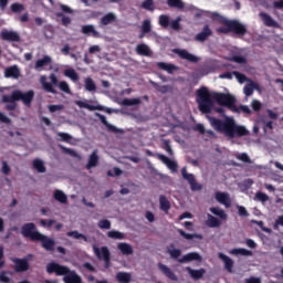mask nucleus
Segmentation results:
<instances>
[{
	"label": "nucleus",
	"instance_id": "nucleus-62",
	"mask_svg": "<svg viewBox=\"0 0 283 283\" xmlns=\"http://www.w3.org/2000/svg\"><path fill=\"white\" fill-rule=\"evenodd\" d=\"M169 25L171 30H176L178 32V30H180V18L172 20Z\"/></svg>",
	"mask_w": 283,
	"mask_h": 283
},
{
	"label": "nucleus",
	"instance_id": "nucleus-21",
	"mask_svg": "<svg viewBox=\"0 0 283 283\" xmlns=\"http://www.w3.org/2000/svg\"><path fill=\"white\" fill-rule=\"evenodd\" d=\"M218 258H219V260L223 261L226 271L228 273H233V264H234V262L232 261V259L229 258L227 254H224L222 252L218 253Z\"/></svg>",
	"mask_w": 283,
	"mask_h": 283
},
{
	"label": "nucleus",
	"instance_id": "nucleus-31",
	"mask_svg": "<svg viewBox=\"0 0 283 283\" xmlns=\"http://www.w3.org/2000/svg\"><path fill=\"white\" fill-rule=\"evenodd\" d=\"M77 107H81V109H88V112H96V109H103L101 105H92L83 101L76 102Z\"/></svg>",
	"mask_w": 283,
	"mask_h": 283
},
{
	"label": "nucleus",
	"instance_id": "nucleus-30",
	"mask_svg": "<svg viewBox=\"0 0 283 283\" xmlns=\"http://www.w3.org/2000/svg\"><path fill=\"white\" fill-rule=\"evenodd\" d=\"M115 279L118 283L132 282V274L129 272H117Z\"/></svg>",
	"mask_w": 283,
	"mask_h": 283
},
{
	"label": "nucleus",
	"instance_id": "nucleus-59",
	"mask_svg": "<svg viewBox=\"0 0 283 283\" xmlns=\"http://www.w3.org/2000/svg\"><path fill=\"white\" fill-rule=\"evenodd\" d=\"M251 107L254 112H260V109H262V103L258 99H253L251 102Z\"/></svg>",
	"mask_w": 283,
	"mask_h": 283
},
{
	"label": "nucleus",
	"instance_id": "nucleus-64",
	"mask_svg": "<svg viewBox=\"0 0 283 283\" xmlns=\"http://www.w3.org/2000/svg\"><path fill=\"white\" fill-rule=\"evenodd\" d=\"M277 227H283V214L279 216L274 222V229H277Z\"/></svg>",
	"mask_w": 283,
	"mask_h": 283
},
{
	"label": "nucleus",
	"instance_id": "nucleus-51",
	"mask_svg": "<svg viewBox=\"0 0 283 283\" xmlns=\"http://www.w3.org/2000/svg\"><path fill=\"white\" fill-rule=\"evenodd\" d=\"M251 223H252V224H258V227H260V229H261L262 231H264V233H271V228L264 227V221H258V220H255V219H252V220H251Z\"/></svg>",
	"mask_w": 283,
	"mask_h": 283
},
{
	"label": "nucleus",
	"instance_id": "nucleus-61",
	"mask_svg": "<svg viewBox=\"0 0 283 283\" xmlns=\"http://www.w3.org/2000/svg\"><path fill=\"white\" fill-rule=\"evenodd\" d=\"M1 171L4 176H10L11 168L10 165H8V161H2Z\"/></svg>",
	"mask_w": 283,
	"mask_h": 283
},
{
	"label": "nucleus",
	"instance_id": "nucleus-45",
	"mask_svg": "<svg viewBox=\"0 0 283 283\" xmlns=\"http://www.w3.org/2000/svg\"><path fill=\"white\" fill-rule=\"evenodd\" d=\"M107 235L112 240H125V234L123 232H118L116 230L108 231Z\"/></svg>",
	"mask_w": 283,
	"mask_h": 283
},
{
	"label": "nucleus",
	"instance_id": "nucleus-26",
	"mask_svg": "<svg viewBox=\"0 0 283 283\" xmlns=\"http://www.w3.org/2000/svg\"><path fill=\"white\" fill-rule=\"evenodd\" d=\"M157 67L159 70H163L164 72H167L168 74H174V72L178 70V66H176L175 64H169L165 62H157Z\"/></svg>",
	"mask_w": 283,
	"mask_h": 283
},
{
	"label": "nucleus",
	"instance_id": "nucleus-23",
	"mask_svg": "<svg viewBox=\"0 0 283 283\" xmlns=\"http://www.w3.org/2000/svg\"><path fill=\"white\" fill-rule=\"evenodd\" d=\"M6 78H19L21 76V71H19L18 65L9 66L4 70Z\"/></svg>",
	"mask_w": 283,
	"mask_h": 283
},
{
	"label": "nucleus",
	"instance_id": "nucleus-8",
	"mask_svg": "<svg viewBox=\"0 0 283 283\" xmlns=\"http://www.w3.org/2000/svg\"><path fill=\"white\" fill-rule=\"evenodd\" d=\"M13 98L15 102L21 101L25 107H32V101H34V91L30 90L23 93L21 90H15Z\"/></svg>",
	"mask_w": 283,
	"mask_h": 283
},
{
	"label": "nucleus",
	"instance_id": "nucleus-38",
	"mask_svg": "<svg viewBox=\"0 0 283 283\" xmlns=\"http://www.w3.org/2000/svg\"><path fill=\"white\" fill-rule=\"evenodd\" d=\"M86 92H96V83L92 77H86L84 81Z\"/></svg>",
	"mask_w": 283,
	"mask_h": 283
},
{
	"label": "nucleus",
	"instance_id": "nucleus-20",
	"mask_svg": "<svg viewBox=\"0 0 283 283\" xmlns=\"http://www.w3.org/2000/svg\"><path fill=\"white\" fill-rule=\"evenodd\" d=\"M82 34H86L87 36H93L94 39H101V33L96 31L94 24H85L81 30Z\"/></svg>",
	"mask_w": 283,
	"mask_h": 283
},
{
	"label": "nucleus",
	"instance_id": "nucleus-24",
	"mask_svg": "<svg viewBox=\"0 0 283 283\" xmlns=\"http://www.w3.org/2000/svg\"><path fill=\"white\" fill-rule=\"evenodd\" d=\"M159 160L170 169V171H178V164L165 155H158Z\"/></svg>",
	"mask_w": 283,
	"mask_h": 283
},
{
	"label": "nucleus",
	"instance_id": "nucleus-7",
	"mask_svg": "<svg viewBox=\"0 0 283 283\" xmlns=\"http://www.w3.org/2000/svg\"><path fill=\"white\" fill-rule=\"evenodd\" d=\"M209 211L210 213L207 214L206 220V226L209 227V229H219V227H222V220L229 218L227 211L220 207H211ZM214 216H217V218Z\"/></svg>",
	"mask_w": 283,
	"mask_h": 283
},
{
	"label": "nucleus",
	"instance_id": "nucleus-60",
	"mask_svg": "<svg viewBox=\"0 0 283 283\" xmlns=\"http://www.w3.org/2000/svg\"><path fill=\"white\" fill-rule=\"evenodd\" d=\"M57 136L63 140V143H70V140H72V135L67 133H57Z\"/></svg>",
	"mask_w": 283,
	"mask_h": 283
},
{
	"label": "nucleus",
	"instance_id": "nucleus-36",
	"mask_svg": "<svg viewBox=\"0 0 283 283\" xmlns=\"http://www.w3.org/2000/svg\"><path fill=\"white\" fill-rule=\"evenodd\" d=\"M50 63H52V57H50L49 55H44L42 59L35 62V70L45 67V65H50Z\"/></svg>",
	"mask_w": 283,
	"mask_h": 283
},
{
	"label": "nucleus",
	"instance_id": "nucleus-35",
	"mask_svg": "<svg viewBox=\"0 0 283 283\" xmlns=\"http://www.w3.org/2000/svg\"><path fill=\"white\" fill-rule=\"evenodd\" d=\"M53 198L57 202H61V205L67 203V195L65 192H63L62 190H55L53 193Z\"/></svg>",
	"mask_w": 283,
	"mask_h": 283
},
{
	"label": "nucleus",
	"instance_id": "nucleus-49",
	"mask_svg": "<svg viewBox=\"0 0 283 283\" xmlns=\"http://www.w3.org/2000/svg\"><path fill=\"white\" fill-rule=\"evenodd\" d=\"M142 8L144 10H148V12H154V10H156V7L154 6V0H145L142 3Z\"/></svg>",
	"mask_w": 283,
	"mask_h": 283
},
{
	"label": "nucleus",
	"instance_id": "nucleus-53",
	"mask_svg": "<svg viewBox=\"0 0 283 283\" xmlns=\"http://www.w3.org/2000/svg\"><path fill=\"white\" fill-rule=\"evenodd\" d=\"M164 149L169 156H174V149H171V142L169 139L164 140Z\"/></svg>",
	"mask_w": 283,
	"mask_h": 283
},
{
	"label": "nucleus",
	"instance_id": "nucleus-55",
	"mask_svg": "<svg viewBox=\"0 0 283 283\" xmlns=\"http://www.w3.org/2000/svg\"><path fill=\"white\" fill-rule=\"evenodd\" d=\"M177 232L181 238H185V240H193V238H196V234L187 233L182 229H178Z\"/></svg>",
	"mask_w": 283,
	"mask_h": 283
},
{
	"label": "nucleus",
	"instance_id": "nucleus-57",
	"mask_svg": "<svg viewBox=\"0 0 283 283\" xmlns=\"http://www.w3.org/2000/svg\"><path fill=\"white\" fill-rule=\"evenodd\" d=\"M232 74H233V76H235V78L238 80L239 83H244L247 81V75H244L238 71H233Z\"/></svg>",
	"mask_w": 283,
	"mask_h": 283
},
{
	"label": "nucleus",
	"instance_id": "nucleus-47",
	"mask_svg": "<svg viewBox=\"0 0 283 283\" xmlns=\"http://www.w3.org/2000/svg\"><path fill=\"white\" fill-rule=\"evenodd\" d=\"M123 105H126L127 107H132L134 105H140V98H124L122 102Z\"/></svg>",
	"mask_w": 283,
	"mask_h": 283
},
{
	"label": "nucleus",
	"instance_id": "nucleus-54",
	"mask_svg": "<svg viewBox=\"0 0 283 283\" xmlns=\"http://www.w3.org/2000/svg\"><path fill=\"white\" fill-rule=\"evenodd\" d=\"M255 199L259 200V202H268L269 196L262 191H259L255 193Z\"/></svg>",
	"mask_w": 283,
	"mask_h": 283
},
{
	"label": "nucleus",
	"instance_id": "nucleus-2",
	"mask_svg": "<svg viewBox=\"0 0 283 283\" xmlns=\"http://www.w3.org/2000/svg\"><path fill=\"white\" fill-rule=\"evenodd\" d=\"M211 127L219 134H224L227 138H242L249 136V130L242 125H238L232 117L220 119L213 116H207Z\"/></svg>",
	"mask_w": 283,
	"mask_h": 283
},
{
	"label": "nucleus",
	"instance_id": "nucleus-50",
	"mask_svg": "<svg viewBox=\"0 0 283 283\" xmlns=\"http://www.w3.org/2000/svg\"><path fill=\"white\" fill-rule=\"evenodd\" d=\"M56 17L62 19V25H64L65 28H67V25H70V23H72V19L70 17L65 15L63 12L56 13Z\"/></svg>",
	"mask_w": 283,
	"mask_h": 283
},
{
	"label": "nucleus",
	"instance_id": "nucleus-42",
	"mask_svg": "<svg viewBox=\"0 0 283 283\" xmlns=\"http://www.w3.org/2000/svg\"><path fill=\"white\" fill-rule=\"evenodd\" d=\"M33 167L36 169L39 174H45V164H43V160L41 159H34L33 160Z\"/></svg>",
	"mask_w": 283,
	"mask_h": 283
},
{
	"label": "nucleus",
	"instance_id": "nucleus-33",
	"mask_svg": "<svg viewBox=\"0 0 283 283\" xmlns=\"http://www.w3.org/2000/svg\"><path fill=\"white\" fill-rule=\"evenodd\" d=\"M98 165V154L96 150H94L88 158V163L86 164V169H92L94 167H97Z\"/></svg>",
	"mask_w": 283,
	"mask_h": 283
},
{
	"label": "nucleus",
	"instance_id": "nucleus-32",
	"mask_svg": "<svg viewBox=\"0 0 283 283\" xmlns=\"http://www.w3.org/2000/svg\"><path fill=\"white\" fill-rule=\"evenodd\" d=\"M151 32V20L146 19L142 23V33L139 34V39H144L145 34H149Z\"/></svg>",
	"mask_w": 283,
	"mask_h": 283
},
{
	"label": "nucleus",
	"instance_id": "nucleus-29",
	"mask_svg": "<svg viewBox=\"0 0 283 283\" xmlns=\"http://www.w3.org/2000/svg\"><path fill=\"white\" fill-rule=\"evenodd\" d=\"M117 249L120 251L123 255H133L134 254V248L129 243H118Z\"/></svg>",
	"mask_w": 283,
	"mask_h": 283
},
{
	"label": "nucleus",
	"instance_id": "nucleus-40",
	"mask_svg": "<svg viewBox=\"0 0 283 283\" xmlns=\"http://www.w3.org/2000/svg\"><path fill=\"white\" fill-rule=\"evenodd\" d=\"M169 8H176V10H185V2L182 0H167Z\"/></svg>",
	"mask_w": 283,
	"mask_h": 283
},
{
	"label": "nucleus",
	"instance_id": "nucleus-13",
	"mask_svg": "<svg viewBox=\"0 0 283 283\" xmlns=\"http://www.w3.org/2000/svg\"><path fill=\"white\" fill-rule=\"evenodd\" d=\"M1 41H6L7 43H21V35L17 31H10L4 29L0 32Z\"/></svg>",
	"mask_w": 283,
	"mask_h": 283
},
{
	"label": "nucleus",
	"instance_id": "nucleus-27",
	"mask_svg": "<svg viewBox=\"0 0 283 283\" xmlns=\"http://www.w3.org/2000/svg\"><path fill=\"white\" fill-rule=\"evenodd\" d=\"M159 209L165 213H169V209H171V202L164 195L159 196Z\"/></svg>",
	"mask_w": 283,
	"mask_h": 283
},
{
	"label": "nucleus",
	"instance_id": "nucleus-17",
	"mask_svg": "<svg viewBox=\"0 0 283 283\" xmlns=\"http://www.w3.org/2000/svg\"><path fill=\"white\" fill-rule=\"evenodd\" d=\"M157 266L159 271L163 273V275L168 277V280H171V282H178V276L176 275V273H174V271H171L169 266L163 263H158Z\"/></svg>",
	"mask_w": 283,
	"mask_h": 283
},
{
	"label": "nucleus",
	"instance_id": "nucleus-11",
	"mask_svg": "<svg viewBox=\"0 0 283 283\" xmlns=\"http://www.w3.org/2000/svg\"><path fill=\"white\" fill-rule=\"evenodd\" d=\"M32 254H28L23 259L14 258L12 262L14 264L15 273H25V271H30V260H32Z\"/></svg>",
	"mask_w": 283,
	"mask_h": 283
},
{
	"label": "nucleus",
	"instance_id": "nucleus-10",
	"mask_svg": "<svg viewBox=\"0 0 283 283\" xmlns=\"http://www.w3.org/2000/svg\"><path fill=\"white\" fill-rule=\"evenodd\" d=\"M93 251L98 260L104 261L105 269H109V266H112V254L109 253V249L107 247H102L99 249L98 247L93 245Z\"/></svg>",
	"mask_w": 283,
	"mask_h": 283
},
{
	"label": "nucleus",
	"instance_id": "nucleus-25",
	"mask_svg": "<svg viewBox=\"0 0 283 283\" xmlns=\"http://www.w3.org/2000/svg\"><path fill=\"white\" fill-rule=\"evenodd\" d=\"M135 52L139 54V56H151V50L145 43L137 44Z\"/></svg>",
	"mask_w": 283,
	"mask_h": 283
},
{
	"label": "nucleus",
	"instance_id": "nucleus-52",
	"mask_svg": "<svg viewBox=\"0 0 283 283\" xmlns=\"http://www.w3.org/2000/svg\"><path fill=\"white\" fill-rule=\"evenodd\" d=\"M99 229H112V222L107 219L99 220L97 223Z\"/></svg>",
	"mask_w": 283,
	"mask_h": 283
},
{
	"label": "nucleus",
	"instance_id": "nucleus-41",
	"mask_svg": "<svg viewBox=\"0 0 283 283\" xmlns=\"http://www.w3.org/2000/svg\"><path fill=\"white\" fill-rule=\"evenodd\" d=\"M116 21V15L114 13H107L101 19L102 25H109V23H114Z\"/></svg>",
	"mask_w": 283,
	"mask_h": 283
},
{
	"label": "nucleus",
	"instance_id": "nucleus-15",
	"mask_svg": "<svg viewBox=\"0 0 283 283\" xmlns=\"http://www.w3.org/2000/svg\"><path fill=\"white\" fill-rule=\"evenodd\" d=\"M36 242H41L42 248L45 249V251H54V247L56 244L54 239H50L42 233L38 237Z\"/></svg>",
	"mask_w": 283,
	"mask_h": 283
},
{
	"label": "nucleus",
	"instance_id": "nucleus-28",
	"mask_svg": "<svg viewBox=\"0 0 283 283\" xmlns=\"http://www.w3.org/2000/svg\"><path fill=\"white\" fill-rule=\"evenodd\" d=\"M150 84L160 94H168V92L174 91V87L171 85H159L158 83H156L154 81H150Z\"/></svg>",
	"mask_w": 283,
	"mask_h": 283
},
{
	"label": "nucleus",
	"instance_id": "nucleus-43",
	"mask_svg": "<svg viewBox=\"0 0 283 283\" xmlns=\"http://www.w3.org/2000/svg\"><path fill=\"white\" fill-rule=\"evenodd\" d=\"M69 238H74L75 240H84V242H88L87 237L85 234L80 233L78 231H70L66 233Z\"/></svg>",
	"mask_w": 283,
	"mask_h": 283
},
{
	"label": "nucleus",
	"instance_id": "nucleus-37",
	"mask_svg": "<svg viewBox=\"0 0 283 283\" xmlns=\"http://www.w3.org/2000/svg\"><path fill=\"white\" fill-rule=\"evenodd\" d=\"M232 255H245L251 256L253 255V252L251 250H247L244 248H235L230 251Z\"/></svg>",
	"mask_w": 283,
	"mask_h": 283
},
{
	"label": "nucleus",
	"instance_id": "nucleus-12",
	"mask_svg": "<svg viewBox=\"0 0 283 283\" xmlns=\"http://www.w3.org/2000/svg\"><path fill=\"white\" fill-rule=\"evenodd\" d=\"M181 176L184 180H187V182L190 185L191 191H201V184H198V181H196V176H193V174L187 172V167H184L181 169Z\"/></svg>",
	"mask_w": 283,
	"mask_h": 283
},
{
	"label": "nucleus",
	"instance_id": "nucleus-14",
	"mask_svg": "<svg viewBox=\"0 0 283 283\" xmlns=\"http://www.w3.org/2000/svg\"><path fill=\"white\" fill-rule=\"evenodd\" d=\"M174 54H177L179 59H182L184 61H188L189 63H198L199 59L198 56L189 53V51L185 49H175L172 50Z\"/></svg>",
	"mask_w": 283,
	"mask_h": 283
},
{
	"label": "nucleus",
	"instance_id": "nucleus-48",
	"mask_svg": "<svg viewBox=\"0 0 283 283\" xmlns=\"http://www.w3.org/2000/svg\"><path fill=\"white\" fill-rule=\"evenodd\" d=\"M10 10L14 14H19V12H23V10H25V7L22 3L14 2L11 4Z\"/></svg>",
	"mask_w": 283,
	"mask_h": 283
},
{
	"label": "nucleus",
	"instance_id": "nucleus-1",
	"mask_svg": "<svg viewBox=\"0 0 283 283\" xmlns=\"http://www.w3.org/2000/svg\"><path fill=\"white\" fill-rule=\"evenodd\" d=\"M213 101L221 105L222 107H228V109H238L235 108V97L227 93H209L207 86H201L197 90V103L199 106V112L202 114H211L213 109Z\"/></svg>",
	"mask_w": 283,
	"mask_h": 283
},
{
	"label": "nucleus",
	"instance_id": "nucleus-56",
	"mask_svg": "<svg viewBox=\"0 0 283 283\" xmlns=\"http://www.w3.org/2000/svg\"><path fill=\"white\" fill-rule=\"evenodd\" d=\"M238 209V214L241 218H249V211H247V208H244L243 206H237Z\"/></svg>",
	"mask_w": 283,
	"mask_h": 283
},
{
	"label": "nucleus",
	"instance_id": "nucleus-39",
	"mask_svg": "<svg viewBox=\"0 0 283 283\" xmlns=\"http://www.w3.org/2000/svg\"><path fill=\"white\" fill-rule=\"evenodd\" d=\"M253 90H258V83L251 81L249 84H247L243 87V92L245 96H252L253 95Z\"/></svg>",
	"mask_w": 283,
	"mask_h": 283
},
{
	"label": "nucleus",
	"instance_id": "nucleus-18",
	"mask_svg": "<svg viewBox=\"0 0 283 283\" xmlns=\"http://www.w3.org/2000/svg\"><path fill=\"white\" fill-rule=\"evenodd\" d=\"M214 198H216L217 202H219L220 205L226 206L227 209H230V207H231V197L229 196V193L218 191V192L214 193Z\"/></svg>",
	"mask_w": 283,
	"mask_h": 283
},
{
	"label": "nucleus",
	"instance_id": "nucleus-3",
	"mask_svg": "<svg viewBox=\"0 0 283 283\" xmlns=\"http://www.w3.org/2000/svg\"><path fill=\"white\" fill-rule=\"evenodd\" d=\"M46 273H49V275L54 273L59 277L64 275V283H83V279H81V275H78L76 271L70 270L67 265H61L56 262L48 263Z\"/></svg>",
	"mask_w": 283,
	"mask_h": 283
},
{
	"label": "nucleus",
	"instance_id": "nucleus-44",
	"mask_svg": "<svg viewBox=\"0 0 283 283\" xmlns=\"http://www.w3.org/2000/svg\"><path fill=\"white\" fill-rule=\"evenodd\" d=\"M64 75L67 76V78H71V81H73L74 83L78 81V73H76L74 69L65 70Z\"/></svg>",
	"mask_w": 283,
	"mask_h": 283
},
{
	"label": "nucleus",
	"instance_id": "nucleus-58",
	"mask_svg": "<svg viewBox=\"0 0 283 283\" xmlns=\"http://www.w3.org/2000/svg\"><path fill=\"white\" fill-rule=\"evenodd\" d=\"M15 91L11 93V95H4L2 97L3 103H17V99H14Z\"/></svg>",
	"mask_w": 283,
	"mask_h": 283
},
{
	"label": "nucleus",
	"instance_id": "nucleus-63",
	"mask_svg": "<svg viewBox=\"0 0 283 283\" xmlns=\"http://www.w3.org/2000/svg\"><path fill=\"white\" fill-rule=\"evenodd\" d=\"M49 112H51V114H54V112H61V109L64 108L63 105H49L48 106Z\"/></svg>",
	"mask_w": 283,
	"mask_h": 283
},
{
	"label": "nucleus",
	"instance_id": "nucleus-4",
	"mask_svg": "<svg viewBox=\"0 0 283 283\" xmlns=\"http://www.w3.org/2000/svg\"><path fill=\"white\" fill-rule=\"evenodd\" d=\"M49 78L51 83L48 82V77H45V75H42L40 78V83L45 92H49L50 94H56V90H54V87H59L61 92L70 94V84H67V82H59V77H56V74L54 73H51Z\"/></svg>",
	"mask_w": 283,
	"mask_h": 283
},
{
	"label": "nucleus",
	"instance_id": "nucleus-9",
	"mask_svg": "<svg viewBox=\"0 0 283 283\" xmlns=\"http://www.w3.org/2000/svg\"><path fill=\"white\" fill-rule=\"evenodd\" d=\"M21 234L23 238H30L32 242H36L41 232L36 231V226L33 222L24 223L21 228Z\"/></svg>",
	"mask_w": 283,
	"mask_h": 283
},
{
	"label": "nucleus",
	"instance_id": "nucleus-6",
	"mask_svg": "<svg viewBox=\"0 0 283 283\" xmlns=\"http://www.w3.org/2000/svg\"><path fill=\"white\" fill-rule=\"evenodd\" d=\"M166 251L170 255L171 260H176V262H179V264L193 262V260H197V262H202V256L198 252H189L180 259V256L182 255V250L176 249V245H174V243H171Z\"/></svg>",
	"mask_w": 283,
	"mask_h": 283
},
{
	"label": "nucleus",
	"instance_id": "nucleus-16",
	"mask_svg": "<svg viewBox=\"0 0 283 283\" xmlns=\"http://www.w3.org/2000/svg\"><path fill=\"white\" fill-rule=\"evenodd\" d=\"M259 17H260L261 21H263V23L266 28H277V29L281 28L280 23H277V21H275L273 18H271V15L269 13L260 12Z\"/></svg>",
	"mask_w": 283,
	"mask_h": 283
},
{
	"label": "nucleus",
	"instance_id": "nucleus-46",
	"mask_svg": "<svg viewBox=\"0 0 283 283\" xmlns=\"http://www.w3.org/2000/svg\"><path fill=\"white\" fill-rule=\"evenodd\" d=\"M159 25L161 28H164L165 30H167V28H169L170 22H169V15L167 14H161L159 15V21H158Z\"/></svg>",
	"mask_w": 283,
	"mask_h": 283
},
{
	"label": "nucleus",
	"instance_id": "nucleus-22",
	"mask_svg": "<svg viewBox=\"0 0 283 283\" xmlns=\"http://www.w3.org/2000/svg\"><path fill=\"white\" fill-rule=\"evenodd\" d=\"M95 116L101 120V123L106 126L107 132L112 134H118V128L109 123H107V117L105 115H101L99 113H95Z\"/></svg>",
	"mask_w": 283,
	"mask_h": 283
},
{
	"label": "nucleus",
	"instance_id": "nucleus-34",
	"mask_svg": "<svg viewBox=\"0 0 283 283\" xmlns=\"http://www.w3.org/2000/svg\"><path fill=\"white\" fill-rule=\"evenodd\" d=\"M186 271L189 273L190 277H192V280H200L202 277V275H205V269H200V270H193L191 268H186Z\"/></svg>",
	"mask_w": 283,
	"mask_h": 283
},
{
	"label": "nucleus",
	"instance_id": "nucleus-19",
	"mask_svg": "<svg viewBox=\"0 0 283 283\" xmlns=\"http://www.w3.org/2000/svg\"><path fill=\"white\" fill-rule=\"evenodd\" d=\"M212 34L213 31H211V28H209V25L206 24L202 31L195 36V41H199V43H205V41H207V39H209V36H211Z\"/></svg>",
	"mask_w": 283,
	"mask_h": 283
},
{
	"label": "nucleus",
	"instance_id": "nucleus-5",
	"mask_svg": "<svg viewBox=\"0 0 283 283\" xmlns=\"http://www.w3.org/2000/svg\"><path fill=\"white\" fill-rule=\"evenodd\" d=\"M221 23L224 27L217 28L218 34H229V32H233V34H237L238 36H244V34H247V27L238 20H228L223 18Z\"/></svg>",
	"mask_w": 283,
	"mask_h": 283
}]
</instances>
